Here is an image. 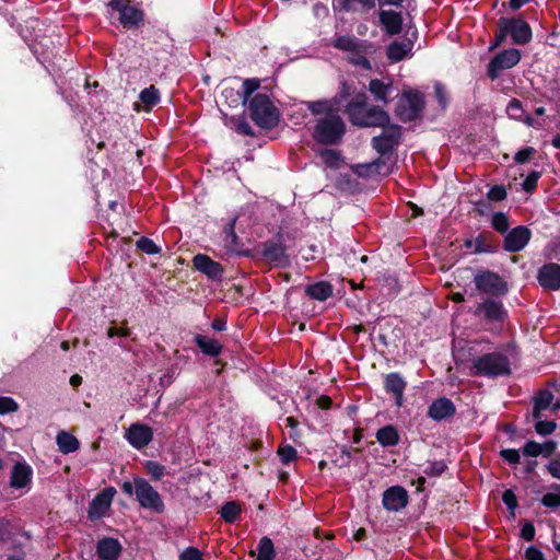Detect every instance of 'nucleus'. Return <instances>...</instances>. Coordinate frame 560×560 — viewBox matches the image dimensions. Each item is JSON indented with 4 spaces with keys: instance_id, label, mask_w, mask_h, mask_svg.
<instances>
[{
    "instance_id": "1",
    "label": "nucleus",
    "mask_w": 560,
    "mask_h": 560,
    "mask_svg": "<svg viewBox=\"0 0 560 560\" xmlns=\"http://www.w3.org/2000/svg\"><path fill=\"white\" fill-rule=\"evenodd\" d=\"M350 94L349 86L343 83L339 94L330 100L306 102L305 105L314 115H324L316 122L314 139L324 144L337 143L343 136L345 122L338 115L341 102Z\"/></svg>"
},
{
    "instance_id": "2",
    "label": "nucleus",
    "mask_w": 560,
    "mask_h": 560,
    "mask_svg": "<svg viewBox=\"0 0 560 560\" xmlns=\"http://www.w3.org/2000/svg\"><path fill=\"white\" fill-rule=\"evenodd\" d=\"M452 299L455 302L471 301L474 304L483 307L485 315H490V272L480 271L476 273L464 293L456 292Z\"/></svg>"
},
{
    "instance_id": "3",
    "label": "nucleus",
    "mask_w": 560,
    "mask_h": 560,
    "mask_svg": "<svg viewBox=\"0 0 560 560\" xmlns=\"http://www.w3.org/2000/svg\"><path fill=\"white\" fill-rule=\"evenodd\" d=\"M250 118L261 128L270 129L279 121V110L265 93H257L248 101Z\"/></svg>"
},
{
    "instance_id": "4",
    "label": "nucleus",
    "mask_w": 560,
    "mask_h": 560,
    "mask_svg": "<svg viewBox=\"0 0 560 560\" xmlns=\"http://www.w3.org/2000/svg\"><path fill=\"white\" fill-rule=\"evenodd\" d=\"M335 48L351 52L350 62L365 70L372 68L371 62L366 58L368 54L373 52L374 46L368 40L358 39L350 35L337 36L331 44Z\"/></svg>"
},
{
    "instance_id": "5",
    "label": "nucleus",
    "mask_w": 560,
    "mask_h": 560,
    "mask_svg": "<svg viewBox=\"0 0 560 560\" xmlns=\"http://www.w3.org/2000/svg\"><path fill=\"white\" fill-rule=\"evenodd\" d=\"M520 359V351L514 341H509L492 351V378L509 376L512 373V364Z\"/></svg>"
},
{
    "instance_id": "6",
    "label": "nucleus",
    "mask_w": 560,
    "mask_h": 560,
    "mask_svg": "<svg viewBox=\"0 0 560 560\" xmlns=\"http://www.w3.org/2000/svg\"><path fill=\"white\" fill-rule=\"evenodd\" d=\"M135 494L139 505L145 510L161 514L165 511V504L160 493L142 477H135Z\"/></svg>"
},
{
    "instance_id": "7",
    "label": "nucleus",
    "mask_w": 560,
    "mask_h": 560,
    "mask_svg": "<svg viewBox=\"0 0 560 560\" xmlns=\"http://www.w3.org/2000/svg\"><path fill=\"white\" fill-rule=\"evenodd\" d=\"M424 107L423 95L416 90H404L398 97L395 114L404 121L416 119Z\"/></svg>"
},
{
    "instance_id": "8",
    "label": "nucleus",
    "mask_w": 560,
    "mask_h": 560,
    "mask_svg": "<svg viewBox=\"0 0 560 560\" xmlns=\"http://www.w3.org/2000/svg\"><path fill=\"white\" fill-rule=\"evenodd\" d=\"M498 27L503 33H509L513 43L517 45H526L532 40V28L524 20L502 18L498 22Z\"/></svg>"
},
{
    "instance_id": "9",
    "label": "nucleus",
    "mask_w": 560,
    "mask_h": 560,
    "mask_svg": "<svg viewBox=\"0 0 560 560\" xmlns=\"http://www.w3.org/2000/svg\"><path fill=\"white\" fill-rule=\"evenodd\" d=\"M116 493L117 491L114 487H106L98 492L90 502L88 518L92 522L101 520L110 509Z\"/></svg>"
},
{
    "instance_id": "10",
    "label": "nucleus",
    "mask_w": 560,
    "mask_h": 560,
    "mask_svg": "<svg viewBox=\"0 0 560 560\" xmlns=\"http://www.w3.org/2000/svg\"><path fill=\"white\" fill-rule=\"evenodd\" d=\"M409 503L408 491L402 486H392L382 494V505L388 512H399Z\"/></svg>"
},
{
    "instance_id": "11",
    "label": "nucleus",
    "mask_w": 560,
    "mask_h": 560,
    "mask_svg": "<svg viewBox=\"0 0 560 560\" xmlns=\"http://www.w3.org/2000/svg\"><path fill=\"white\" fill-rule=\"evenodd\" d=\"M109 5L113 10L119 12L120 23L128 28L138 26V24L143 20V13L141 10L129 5L125 0H110Z\"/></svg>"
},
{
    "instance_id": "12",
    "label": "nucleus",
    "mask_w": 560,
    "mask_h": 560,
    "mask_svg": "<svg viewBox=\"0 0 560 560\" xmlns=\"http://www.w3.org/2000/svg\"><path fill=\"white\" fill-rule=\"evenodd\" d=\"M126 439L131 446L142 450L153 440V430L143 423H132L126 432Z\"/></svg>"
},
{
    "instance_id": "13",
    "label": "nucleus",
    "mask_w": 560,
    "mask_h": 560,
    "mask_svg": "<svg viewBox=\"0 0 560 560\" xmlns=\"http://www.w3.org/2000/svg\"><path fill=\"white\" fill-rule=\"evenodd\" d=\"M384 390L390 394L395 399V405L401 407L404 405V393L407 382L398 372H390L383 376Z\"/></svg>"
},
{
    "instance_id": "14",
    "label": "nucleus",
    "mask_w": 560,
    "mask_h": 560,
    "mask_svg": "<svg viewBox=\"0 0 560 560\" xmlns=\"http://www.w3.org/2000/svg\"><path fill=\"white\" fill-rule=\"evenodd\" d=\"M192 340L205 357L214 359L215 364L221 363L218 358L222 353L223 345L218 339L198 332L194 334Z\"/></svg>"
},
{
    "instance_id": "15",
    "label": "nucleus",
    "mask_w": 560,
    "mask_h": 560,
    "mask_svg": "<svg viewBox=\"0 0 560 560\" xmlns=\"http://www.w3.org/2000/svg\"><path fill=\"white\" fill-rule=\"evenodd\" d=\"M530 236L529 229L518 225L505 235L504 249L511 253L520 252L528 244Z\"/></svg>"
},
{
    "instance_id": "16",
    "label": "nucleus",
    "mask_w": 560,
    "mask_h": 560,
    "mask_svg": "<svg viewBox=\"0 0 560 560\" xmlns=\"http://www.w3.org/2000/svg\"><path fill=\"white\" fill-rule=\"evenodd\" d=\"M456 413L454 402L447 397L434 399L428 408V417L434 421L452 418Z\"/></svg>"
},
{
    "instance_id": "17",
    "label": "nucleus",
    "mask_w": 560,
    "mask_h": 560,
    "mask_svg": "<svg viewBox=\"0 0 560 560\" xmlns=\"http://www.w3.org/2000/svg\"><path fill=\"white\" fill-rule=\"evenodd\" d=\"M368 89L375 102L388 104L393 100L395 89L390 79H372Z\"/></svg>"
},
{
    "instance_id": "18",
    "label": "nucleus",
    "mask_w": 560,
    "mask_h": 560,
    "mask_svg": "<svg viewBox=\"0 0 560 560\" xmlns=\"http://www.w3.org/2000/svg\"><path fill=\"white\" fill-rule=\"evenodd\" d=\"M399 138L400 128L398 126H389L384 129L382 135L373 138L372 144L378 153H386L398 144Z\"/></svg>"
},
{
    "instance_id": "19",
    "label": "nucleus",
    "mask_w": 560,
    "mask_h": 560,
    "mask_svg": "<svg viewBox=\"0 0 560 560\" xmlns=\"http://www.w3.org/2000/svg\"><path fill=\"white\" fill-rule=\"evenodd\" d=\"M521 60V51L516 48L504 49L492 57V79L495 72L511 69Z\"/></svg>"
},
{
    "instance_id": "20",
    "label": "nucleus",
    "mask_w": 560,
    "mask_h": 560,
    "mask_svg": "<svg viewBox=\"0 0 560 560\" xmlns=\"http://www.w3.org/2000/svg\"><path fill=\"white\" fill-rule=\"evenodd\" d=\"M368 105V97L365 94L358 93L353 96L345 107V113L348 115L351 124L361 127Z\"/></svg>"
},
{
    "instance_id": "21",
    "label": "nucleus",
    "mask_w": 560,
    "mask_h": 560,
    "mask_svg": "<svg viewBox=\"0 0 560 560\" xmlns=\"http://www.w3.org/2000/svg\"><path fill=\"white\" fill-rule=\"evenodd\" d=\"M537 280L547 290L560 289V265L548 264L538 270Z\"/></svg>"
},
{
    "instance_id": "22",
    "label": "nucleus",
    "mask_w": 560,
    "mask_h": 560,
    "mask_svg": "<svg viewBox=\"0 0 560 560\" xmlns=\"http://www.w3.org/2000/svg\"><path fill=\"white\" fill-rule=\"evenodd\" d=\"M121 551V544L113 537H104L96 544V556L100 560H117Z\"/></svg>"
},
{
    "instance_id": "23",
    "label": "nucleus",
    "mask_w": 560,
    "mask_h": 560,
    "mask_svg": "<svg viewBox=\"0 0 560 560\" xmlns=\"http://www.w3.org/2000/svg\"><path fill=\"white\" fill-rule=\"evenodd\" d=\"M413 39L394 40L386 48V56L392 62H399L412 56Z\"/></svg>"
},
{
    "instance_id": "24",
    "label": "nucleus",
    "mask_w": 560,
    "mask_h": 560,
    "mask_svg": "<svg viewBox=\"0 0 560 560\" xmlns=\"http://www.w3.org/2000/svg\"><path fill=\"white\" fill-rule=\"evenodd\" d=\"M33 469L25 462L14 464L10 476V486L13 489H23L32 481Z\"/></svg>"
},
{
    "instance_id": "25",
    "label": "nucleus",
    "mask_w": 560,
    "mask_h": 560,
    "mask_svg": "<svg viewBox=\"0 0 560 560\" xmlns=\"http://www.w3.org/2000/svg\"><path fill=\"white\" fill-rule=\"evenodd\" d=\"M380 24L382 28L390 36L397 35L401 31V14L394 10H381L378 12Z\"/></svg>"
},
{
    "instance_id": "26",
    "label": "nucleus",
    "mask_w": 560,
    "mask_h": 560,
    "mask_svg": "<svg viewBox=\"0 0 560 560\" xmlns=\"http://www.w3.org/2000/svg\"><path fill=\"white\" fill-rule=\"evenodd\" d=\"M389 122L387 112L376 105H368L361 127H384Z\"/></svg>"
},
{
    "instance_id": "27",
    "label": "nucleus",
    "mask_w": 560,
    "mask_h": 560,
    "mask_svg": "<svg viewBox=\"0 0 560 560\" xmlns=\"http://www.w3.org/2000/svg\"><path fill=\"white\" fill-rule=\"evenodd\" d=\"M194 266L197 270L207 275L211 279H218L222 275V268L220 264L213 261L210 257L198 254L194 257Z\"/></svg>"
},
{
    "instance_id": "28",
    "label": "nucleus",
    "mask_w": 560,
    "mask_h": 560,
    "mask_svg": "<svg viewBox=\"0 0 560 560\" xmlns=\"http://www.w3.org/2000/svg\"><path fill=\"white\" fill-rule=\"evenodd\" d=\"M375 439L382 447H394L400 442V434L396 425L386 424L375 432Z\"/></svg>"
},
{
    "instance_id": "29",
    "label": "nucleus",
    "mask_w": 560,
    "mask_h": 560,
    "mask_svg": "<svg viewBox=\"0 0 560 560\" xmlns=\"http://www.w3.org/2000/svg\"><path fill=\"white\" fill-rule=\"evenodd\" d=\"M374 7L373 0H334V9L346 12L369 11Z\"/></svg>"
},
{
    "instance_id": "30",
    "label": "nucleus",
    "mask_w": 560,
    "mask_h": 560,
    "mask_svg": "<svg viewBox=\"0 0 560 560\" xmlns=\"http://www.w3.org/2000/svg\"><path fill=\"white\" fill-rule=\"evenodd\" d=\"M553 400V394L548 389H540L536 393L533 398V411L532 416L534 419H540L541 412L548 409Z\"/></svg>"
},
{
    "instance_id": "31",
    "label": "nucleus",
    "mask_w": 560,
    "mask_h": 560,
    "mask_svg": "<svg viewBox=\"0 0 560 560\" xmlns=\"http://www.w3.org/2000/svg\"><path fill=\"white\" fill-rule=\"evenodd\" d=\"M470 361L469 374L471 376H490V353L475 357Z\"/></svg>"
},
{
    "instance_id": "32",
    "label": "nucleus",
    "mask_w": 560,
    "mask_h": 560,
    "mask_svg": "<svg viewBox=\"0 0 560 560\" xmlns=\"http://www.w3.org/2000/svg\"><path fill=\"white\" fill-rule=\"evenodd\" d=\"M305 293L314 300L325 301L332 295V287L326 281H319L307 285Z\"/></svg>"
},
{
    "instance_id": "33",
    "label": "nucleus",
    "mask_w": 560,
    "mask_h": 560,
    "mask_svg": "<svg viewBox=\"0 0 560 560\" xmlns=\"http://www.w3.org/2000/svg\"><path fill=\"white\" fill-rule=\"evenodd\" d=\"M57 445L62 454H69L79 450L80 442L73 434L61 431L57 434Z\"/></svg>"
},
{
    "instance_id": "34",
    "label": "nucleus",
    "mask_w": 560,
    "mask_h": 560,
    "mask_svg": "<svg viewBox=\"0 0 560 560\" xmlns=\"http://www.w3.org/2000/svg\"><path fill=\"white\" fill-rule=\"evenodd\" d=\"M242 513L241 504L237 501L225 502L219 511L221 518L229 524L237 521Z\"/></svg>"
},
{
    "instance_id": "35",
    "label": "nucleus",
    "mask_w": 560,
    "mask_h": 560,
    "mask_svg": "<svg viewBox=\"0 0 560 560\" xmlns=\"http://www.w3.org/2000/svg\"><path fill=\"white\" fill-rule=\"evenodd\" d=\"M257 551L256 560H275L276 558L275 545L268 536L260 538Z\"/></svg>"
},
{
    "instance_id": "36",
    "label": "nucleus",
    "mask_w": 560,
    "mask_h": 560,
    "mask_svg": "<svg viewBox=\"0 0 560 560\" xmlns=\"http://www.w3.org/2000/svg\"><path fill=\"white\" fill-rule=\"evenodd\" d=\"M139 98L143 104L144 110L149 112L153 106H155L160 102L159 90L155 86L151 85L140 92Z\"/></svg>"
},
{
    "instance_id": "37",
    "label": "nucleus",
    "mask_w": 560,
    "mask_h": 560,
    "mask_svg": "<svg viewBox=\"0 0 560 560\" xmlns=\"http://www.w3.org/2000/svg\"><path fill=\"white\" fill-rule=\"evenodd\" d=\"M489 242L486 236L478 235L465 241V247L471 253H485L489 250Z\"/></svg>"
},
{
    "instance_id": "38",
    "label": "nucleus",
    "mask_w": 560,
    "mask_h": 560,
    "mask_svg": "<svg viewBox=\"0 0 560 560\" xmlns=\"http://www.w3.org/2000/svg\"><path fill=\"white\" fill-rule=\"evenodd\" d=\"M145 470L153 481H160L166 475V467L155 460H147Z\"/></svg>"
},
{
    "instance_id": "39",
    "label": "nucleus",
    "mask_w": 560,
    "mask_h": 560,
    "mask_svg": "<svg viewBox=\"0 0 560 560\" xmlns=\"http://www.w3.org/2000/svg\"><path fill=\"white\" fill-rule=\"evenodd\" d=\"M446 469L447 465L443 459L428 460L427 466L423 468V474L428 477H441Z\"/></svg>"
},
{
    "instance_id": "40",
    "label": "nucleus",
    "mask_w": 560,
    "mask_h": 560,
    "mask_svg": "<svg viewBox=\"0 0 560 560\" xmlns=\"http://www.w3.org/2000/svg\"><path fill=\"white\" fill-rule=\"evenodd\" d=\"M319 158L325 165L331 168H339L341 164L340 155L335 150L325 149L320 151Z\"/></svg>"
},
{
    "instance_id": "41",
    "label": "nucleus",
    "mask_w": 560,
    "mask_h": 560,
    "mask_svg": "<svg viewBox=\"0 0 560 560\" xmlns=\"http://www.w3.org/2000/svg\"><path fill=\"white\" fill-rule=\"evenodd\" d=\"M260 85L259 80L257 79H246L242 85V96L243 103L248 105L249 96L258 90Z\"/></svg>"
},
{
    "instance_id": "42",
    "label": "nucleus",
    "mask_w": 560,
    "mask_h": 560,
    "mask_svg": "<svg viewBox=\"0 0 560 560\" xmlns=\"http://www.w3.org/2000/svg\"><path fill=\"white\" fill-rule=\"evenodd\" d=\"M278 455L283 465H289L298 457V452L293 446L284 445L279 447Z\"/></svg>"
},
{
    "instance_id": "43",
    "label": "nucleus",
    "mask_w": 560,
    "mask_h": 560,
    "mask_svg": "<svg viewBox=\"0 0 560 560\" xmlns=\"http://www.w3.org/2000/svg\"><path fill=\"white\" fill-rule=\"evenodd\" d=\"M19 408V404L12 397L0 396V415L16 412Z\"/></svg>"
},
{
    "instance_id": "44",
    "label": "nucleus",
    "mask_w": 560,
    "mask_h": 560,
    "mask_svg": "<svg viewBox=\"0 0 560 560\" xmlns=\"http://www.w3.org/2000/svg\"><path fill=\"white\" fill-rule=\"evenodd\" d=\"M510 226L509 218L503 212L492 214V228L499 232H506Z\"/></svg>"
},
{
    "instance_id": "45",
    "label": "nucleus",
    "mask_w": 560,
    "mask_h": 560,
    "mask_svg": "<svg viewBox=\"0 0 560 560\" xmlns=\"http://www.w3.org/2000/svg\"><path fill=\"white\" fill-rule=\"evenodd\" d=\"M537 420L538 421L535 423V431L539 435H550L557 429V423L555 421Z\"/></svg>"
},
{
    "instance_id": "46",
    "label": "nucleus",
    "mask_w": 560,
    "mask_h": 560,
    "mask_svg": "<svg viewBox=\"0 0 560 560\" xmlns=\"http://www.w3.org/2000/svg\"><path fill=\"white\" fill-rule=\"evenodd\" d=\"M502 501L506 505L512 517L515 516V509L517 508V498L513 490L508 489L502 494Z\"/></svg>"
},
{
    "instance_id": "47",
    "label": "nucleus",
    "mask_w": 560,
    "mask_h": 560,
    "mask_svg": "<svg viewBox=\"0 0 560 560\" xmlns=\"http://www.w3.org/2000/svg\"><path fill=\"white\" fill-rule=\"evenodd\" d=\"M522 453L526 457H537L541 455L540 443L534 440L527 441L522 447Z\"/></svg>"
},
{
    "instance_id": "48",
    "label": "nucleus",
    "mask_w": 560,
    "mask_h": 560,
    "mask_svg": "<svg viewBox=\"0 0 560 560\" xmlns=\"http://www.w3.org/2000/svg\"><path fill=\"white\" fill-rule=\"evenodd\" d=\"M231 121L233 122V128L235 129L236 132L244 136H254L252 127L244 118H232Z\"/></svg>"
},
{
    "instance_id": "49",
    "label": "nucleus",
    "mask_w": 560,
    "mask_h": 560,
    "mask_svg": "<svg viewBox=\"0 0 560 560\" xmlns=\"http://www.w3.org/2000/svg\"><path fill=\"white\" fill-rule=\"evenodd\" d=\"M500 456L510 465H516L521 462L520 451L515 448H503L500 452Z\"/></svg>"
},
{
    "instance_id": "50",
    "label": "nucleus",
    "mask_w": 560,
    "mask_h": 560,
    "mask_svg": "<svg viewBox=\"0 0 560 560\" xmlns=\"http://www.w3.org/2000/svg\"><path fill=\"white\" fill-rule=\"evenodd\" d=\"M137 246L140 248L143 253L152 255L158 254L160 252V247L155 245V243L147 237H141L137 241Z\"/></svg>"
},
{
    "instance_id": "51",
    "label": "nucleus",
    "mask_w": 560,
    "mask_h": 560,
    "mask_svg": "<svg viewBox=\"0 0 560 560\" xmlns=\"http://www.w3.org/2000/svg\"><path fill=\"white\" fill-rule=\"evenodd\" d=\"M506 113L513 119H522L523 109L521 102L517 100H512L506 106Z\"/></svg>"
},
{
    "instance_id": "52",
    "label": "nucleus",
    "mask_w": 560,
    "mask_h": 560,
    "mask_svg": "<svg viewBox=\"0 0 560 560\" xmlns=\"http://www.w3.org/2000/svg\"><path fill=\"white\" fill-rule=\"evenodd\" d=\"M179 560H203V556L198 548L190 546L183 550Z\"/></svg>"
},
{
    "instance_id": "53",
    "label": "nucleus",
    "mask_w": 560,
    "mask_h": 560,
    "mask_svg": "<svg viewBox=\"0 0 560 560\" xmlns=\"http://www.w3.org/2000/svg\"><path fill=\"white\" fill-rule=\"evenodd\" d=\"M13 538V532L11 529L10 523L2 521L0 523V541L2 542H10L11 545L15 541Z\"/></svg>"
},
{
    "instance_id": "54",
    "label": "nucleus",
    "mask_w": 560,
    "mask_h": 560,
    "mask_svg": "<svg viewBox=\"0 0 560 560\" xmlns=\"http://www.w3.org/2000/svg\"><path fill=\"white\" fill-rule=\"evenodd\" d=\"M542 505L550 509H557L560 506V493H546L541 499Z\"/></svg>"
},
{
    "instance_id": "55",
    "label": "nucleus",
    "mask_w": 560,
    "mask_h": 560,
    "mask_svg": "<svg viewBox=\"0 0 560 560\" xmlns=\"http://www.w3.org/2000/svg\"><path fill=\"white\" fill-rule=\"evenodd\" d=\"M362 448L360 447H355V448H349L347 446H342L341 448V454H340V460H341V466H349L351 460H352V452L353 453H357V454H360L362 453Z\"/></svg>"
},
{
    "instance_id": "56",
    "label": "nucleus",
    "mask_w": 560,
    "mask_h": 560,
    "mask_svg": "<svg viewBox=\"0 0 560 560\" xmlns=\"http://www.w3.org/2000/svg\"><path fill=\"white\" fill-rule=\"evenodd\" d=\"M547 470L553 478L560 479V453L550 459Z\"/></svg>"
},
{
    "instance_id": "57",
    "label": "nucleus",
    "mask_w": 560,
    "mask_h": 560,
    "mask_svg": "<svg viewBox=\"0 0 560 560\" xmlns=\"http://www.w3.org/2000/svg\"><path fill=\"white\" fill-rule=\"evenodd\" d=\"M508 291V284L500 277L492 273V295L503 294Z\"/></svg>"
},
{
    "instance_id": "58",
    "label": "nucleus",
    "mask_w": 560,
    "mask_h": 560,
    "mask_svg": "<svg viewBox=\"0 0 560 560\" xmlns=\"http://www.w3.org/2000/svg\"><path fill=\"white\" fill-rule=\"evenodd\" d=\"M9 550L14 551L13 555L8 556L7 560H25V551L22 548V544L20 541H14Z\"/></svg>"
},
{
    "instance_id": "59",
    "label": "nucleus",
    "mask_w": 560,
    "mask_h": 560,
    "mask_svg": "<svg viewBox=\"0 0 560 560\" xmlns=\"http://www.w3.org/2000/svg\"><path fill=\"white\" fill-rule=\"evenodd\" d=\"M536 529L532 522H525L521 528V537L526 541H532L535 538Z\"/></svg>"
},
{
    "instance_id": "60",
    "label": "nucleus",
    "mask_w": 560,
    "mask_h": 560,
    "mask_svg": "<svg viewBox=\"0 0 560 560\" xmlns=\"http://www.w3.org/2000/svg\"><path fill=\"white\" fill-rule=\"evenodd\" d=\"M540 446H541V456L545 458H549L556 452L558 444L553 440H548L544 443H540Z\"/></svg>"
},
{
    "instance_id": "61",
    "label": "nucleus",
    "mask_w": 560,
    "mask_h": 560,
    "mask_svg": "<svg viewBox=\"0 0 560 560\" xmlns=\"http://www.w3.org/2000/svg\"><path fill=\"white\" fill-rule=\"evenodd\" d=\"M538 178H539V173H537V172L529 173L522 184L523 189L525 191H532L536 187Z\"/></svg>"
},
{
    "instance_id": "62",
    "label": "nucleus",
    "mask_w": 560,
    "mask_h": 560,
    "mask_svg": "<svg viewBox=\"0 0 560 560\" xmlns=\"http://www.w3.org/2000/svg\"><path fill=\"white\" fill-rule=\"evenodd\" d=\"M107 335L109 338H113V337H128L130 335V330L127 326H121V327H116V326H110L107 330Z\"/></svg>"
},
{
    "instance_id": "63",
    "label": "nucleus",
    "mask_w": 560,
    "mask_h": 560,
    "mask_svg": "<svg viewBox=\"0 0 560 560\" xmlns=\"http://www.w3.org/2000/svg\"><path fill=\"white\" fill-rule=\"evenodd\" d=\"M526 560H546L542 551L535 546H529L525 551Z\"/></svg>"
},
{
    "instance_id": "64",
    "label": "nucleus",
    "mask_w": 560,
    "mask_h": 560,
    "mask_svg": "<svg viewBox=\"0 0 560 560\" xmlns=\"http://www.w3.org/2000/svg\"><path fill=\"white\" fill-rule=\"evenodd\" d=\"M435 96L442 107H445L447 104V93L442 84L435 83L434 85Z\"/></svg>"
}]
</instances>
